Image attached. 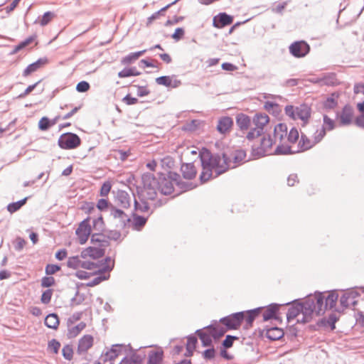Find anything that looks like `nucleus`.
<instances>
[{
  "instance_id": "7c9ffc66",
  "label": "nucleus",
  "mask_w": 364,
  "mask_h": 364,
  "mask_svg": "<svg viewBox=\"0 0 364 364\" xmlns=\"http://www.w3.org/2000/svg\"><path fill=\"white\" fill-rule=\"evenodd\" d=\"M264 309V306L257 307L253 309L242 311L245 312V321L247 323H252L255 320V318L259 315L261 311Z\"/></svg>"
},
{
  "instance_id": "c85d7f7f",
  "label": "nucleus",
  "mask_w": 364,
  "mask_h": 364,
  "mask_svg": "<svg viewBox=\"0 0 364 364\" xmlns=\"http://www.w3.org/2000/svg\"><path fill=\"white\" fill-rule=\"evenodd\" d=\"M44 323L48 328L56 330L60 323L58 314L55 313L48 314L45 318Z\"/></svg>"
},
{
  "instance_id": "a19ab883",
  "label": "nucleus",
  "mask_w": 364,
  "mask_h": 364,
  "mask_svg": "<svg viewBox=\"0 0 364 364\" xmlns=\"http://www.w3.org/2000/svg\"><path fill=\"white\" fill-rule=\"evenodd\" d=\"M123 348H125V346L123 344H114L110 350L107 351V355L114 360L121 354Z\"/></svg>"
},
{
  "instance_id": "1a4fd4ad",
  "label": "nucleus",
  "mask_w": 364,
  "mask_h": 364,
  "mask_svg": "<svg viewBox=\"0 0 364 364\" xmlns=\"http://www.w3.org/2000/svg\"><path fill=\"white\" fill-rule=\"evenodd\" d=\"M91 217H87L84 219L80 224L78 228L75 230V234L78 237L79 242L80 245L85 244L89 237L91 235L92 227L90 223Z\"/></svg>"
},
{
  "instance_id": "37998d69",
  "label": "nucleus",
  "mask_w": 364,
  "mask_h": 364,
  "mask_svg": "<svg viewBox=\"0 0 364 364\" xmlns=\"http://www.w3.org/2000/svg\"><path fill=\"white\" fill-rule=\"evenodd\" d=\"M89 255L93 259H97L102 257L105 254V250L98 247H88Z\"/></svg>"
},
{
  "instance_id": "ea45409f",
  "label": "nucleus",
  "mask_w": 364,
  "mask_h": 364,
  "mask_svg": "<svg viewBox=\"0 0 364 364\" xmlns=\"http://www.w3.org/2000/svg\"><path fill=\"white\" fill-rule=\"evenodd\" d=\"M28 199V197H25L24 198L19 200L16 202H12L11 203L8 204V205L6 207V210L10 213H14L18 211V210H20L21 208L26 204Z\"/></svg>"
},
{
  "instance_id": "dca6fc26",
  "label": "nucleus",
  "mask_w": 364,
  "mask_h": 364,
  "mask_svg": "<svg viewBox=\"0 0 364 364\" xmlns=\"http://www.w3.org/2000/svg\"><path fill=\"white\" fill-rule=\"evenodd\" d=\"M94 338L92 336L84 335L78 341L77 353L79 355L85 353L93 346Z\"/></svg>"
},
{
  "instance_id": "412c9836",
  "label": "nucleus",
  "mask_w": 364,
  "mask_h": 364,
  "mask_svg": "<svg viewBox=\"0 0 364 364\" xmlns=\"http://www.w3.org/2000/svg\"><path fill=\"white\" fill-rule=\"evenodd\" d=\"M236 124L241 131H246L251 124V119L244 113H239L236 115Z\"/></svg>"
},
{
  "instance_id": "2eb2a0df",
  "label": "nucleus",
  "mask_w": 364,
  "mask_h": 364,
  "mask_svg": "<svg viewBox=\"0 0 364 364\" xmlns=\"http://www.w3.org/2000/svg\"><path fill=\"white\" fill-rule=\"evenodd\" d=\"M48 63L47 57L40 58L36 61L29 64L23 71L22 75L27 77L45 66Z\"/></svg>"
},
{
  "instance_id": "8fccbe9b",
  "label": "nucleus",
  "mask_w": 364,
  "mask_h": 364,
  "mask_svg": "<svg viewBox=\"0 0 364 364\" xmlns=\"http://www.w3.org/2000/svg\"><path fill=\"white\" fill-rule=\"evenodd\" d=\"M141 201V204L137 201L136 198H134V209L136 210H140L141 212H146L149 209V205L148 203L149 200H142L139 199Z\"/></svg>"
},
{
  "instance_id": "338daca9",
  "label": "nucleus",
  "mask_w": 364,
  "mask_h": 364,
  "mask_svg": "<svg viewBox=\"0 0 364 364\" xmlns=\"http://www.w3.org/2000/svg\"><path fill=\"white\" fill-rule=\"evenodd\" d=\"M299 135L297 129L292 127L287 135L288 141L292 144L296 143L299 139Z\"/></svg>"
},
{
  "instance_id": "4d7b16f0",
  "label": "nucleus",
  "mask_w": 364,
  "mask_h": 364,
  "mask_svg": "<svg viewBox=\"0 0 364 364\" xmlns=\"http://www.w3.org/2000/svg\"><path fill=\"white\" fill-rule=\"evenodd\" d=\"M213 175V170L208 166L203 168L200 175V180L202 183L207 182Z\"/></svg>"
},
{
  "instance_id": "b1692460",
  "label": "nucleus",
  "mask_w": 364,
  "mask_h": 364,
  "mask_svg": "<svg viewBox=\"0 0 364 364\" xmlns=\"http://www.w3.org/2000/svg\"><path fill=\"white\" fill-rule=\"evenodd\" d=\"M338 299V294L336 290L328 292L327 296H325V309H333L335 311L336 303Z\"/></svg>"
},
{
  "instance_id": "aec40b11",
  "label": "nucleus",
  "mask_w": 364,
  "mask_h": 364,
  "mask_svg": "<svg viewBox=\"0 0 364 364\" xmlns=\"http://www.w3.org/2000/svg\"><path fill=\"white\" fill-rule=\"evenodd\" d=\"M183 177L188 180L193 179L197 173L196 168L193 163L183 164L181 167Z\"/></svg>"
},
{
  "instance_id": "6e6d98bb",
  "label": "nucleus",
  "mask_w": 364,
  "mask_h": 364,
  "mask_svg": "<svg viewBox=\"0 0 364 364\" xmlns=\"http://www.w3.org/2000/svg\"><path fill=\"white\" fill-rule=\"evenodd\" d=\"M299 146L301 151H306L311 148L312 144H311V141L308 139V137L301 134V139L299 141Z\"/></svg>"
},
{
  "instance_id": "0e129e2a",
  "label": "nucleus",
  "mask_w": 364,
  "mask_h": 364,
  "mask_svg": "<svg viewBox=\"0 0 364 364\" xmlns=\"http://www.w3.org/2000/svg\"><path fill=\"white\" fill-rule=\"evenodd\" d=\"M51 127L50 119L47 117H43L38 122V128L41 131H46Z\"/></svg>"
},
{
  "instance_id": "4be33fe9",
  "label": "nucleus",
  "mask_w": 364,
  "mask_h": 364,
  "mask_svg": "<svg viewBox=\"0 0 364 364\" xmlns=\"http://www.w3.org/2000/svg\"><path fill=\"white\" fill-rule=\"evenodd\" d=\"M269 118L266 114L257 113L252 119V123L257 129L263 132L264 127L269 122Z\"/></svg>"
},
{
  "instance_id": "e2e57ef3",
  "label": "nucleus",
  "mask_w": 364,
  "mask_h": 364,
  "mask_svg": "<svg viewBox=\"0 0 364 364\" xmlns=\"http://www.w3.org/2000/svg\"><path fill=\"white\" fill-rule=\"evenodd\" d=\"M55 16V14L52 11H46L42 16V18L39 22L41 26H45L49 23V22L53 19Z\"/></svg>"
},
{
  "instance_id": "3c124183",
  "label": "nucleus",
  "mask_w": 364,
  "mask_h": 364,
  "mask_svg": "<svg viewBox=\"0 0 364 364\" xmlns=\"http://www.w3.org/2000/svg\"><path fill=\"white\" fill-rule=\"evenodd\" d=\"M105 236L109 240L117 241L120 239L122 234L120 231L117 230H106Z\"/></svg>"
},
{
  "instance_id": "13d9d810",
  "label": "nucleus",
  "mask_w": 364,
  "mask_h": 364,
  "mask_svg": "<svg viewBox=\"0 0 364 364\" xmlns=\"http://www.w3.org/2000/svg\"><path fill=\"white\" fill-rule=\"evenodd\" d=\"M60 347V343L55 338L48 341V349L55 354H58Z\"/></svg>"
},
{
  "instance_id": "09e8293b",
  "label": "nucleus",
  "mask_w": 364,
  "mask_h": 364,
  "mask_svg": "<svg viewBox=\"0 0 364 364\" xmlns=\"http://www.w3.org/2000/svg\"><path fill=\"white\" fill-rule=\"evenodd\" d=\"M208 348L202 352V357L205 360H211L215 358L216 355V350L213 346H208Z\"/></svg>"
},
{
  "instance_id": "bb28decb",
  "label": "nucleus",
  "mask_w": 364,
  "mask_h": 364,
  "mask_svg": "<svg viewBox=\"0 0 364 364\" xmlns=\"http://www.w3.org/2000/svg\"><path fill=\"white\" fill-rule=\"evenodd\" d=\"M284 336V332L282 328L279 327H271L267 329L266 336L271 341H277L281 339Z\"/></svg>"
},
{
  "instance_id": "393cba45",
  "label": "nucleus",
  "mask_w": 364,
  "mask_h": 364,
  "mask_svg": "<svg viewBox=\"0 0 364 364\" xmlns=\"http://www.w3.org/2000/svg\"><path fill=\"white\" fill-rule=\"evenodd\" d=\"M339 95L333 92L322 103L323 109L328 111L334 109L338 105V98Z\"/></svg>"
},
{
  "instance_id": "e433bc0d",
  "label": "nucleus",
  "mask_w": 364,
  "mask_h": 364,
  "mask_svg": "<svg viewBox=\"0 0 364 364\" xmlns=\"http://www.w3.org/2000/svg\"><path fill=\"white\" fill-rule=\"evenodd\" d=\"M357 109L361 114L355 117L354 123L357 127L364 129V100L357 104Z\"/></svg>"
},
{
  "instance_id": "6e6552de",
  "label": "nucleus",
  "mask_w": 364,
  "mask_h": 364,
  "mask_svg": "<svg viewBox=\"0 0 364 364\" xmlns=\"http://www.w3.org/2000/svg\"><path fill=\"white\" fill-rule=\"evenodd\" d=\"M290 54L296 58L305 57L310 52L309 44L305 41H296L289 47Z\"/></svg>"
},
{
  "instance_id": "9d476101",
  "label": "nucleus",
  "mask_w": 364,
  "mask_h": 364,
  "mask_svg": "<svg viewBox=\"0 0 364 364\" xmlns=\"http://www.w3.org/2000/svg\"><path fill=\"white\" fill-rule=\"evenodd\" d=\"M110 215L114 219L119 220V224L116 225V227L121 229L125 228L131 222V218L122 210L117 208L115 206L112 207Z\"/></svg>"
},
{
  "instance_id": "603ef678",
  "label": "nucleus",
  "mask_w": 364,
  "mask_h": 364,
  "mask_svg": "<svg viewBox=\"0 0 364 364\" xmlns=\"http://www.w3.org/2000/svg\"><path fill=\"white\" fill-rule=\"evenodd\" d=\"M81 264L82 261L79 259L78 256L70 257L67 261V266L73 269L81 267Z\"/></svg>"
},
{
  "instance_id": "0eeeda50",
  "label": "nucleus",
  "mask_w": 364,
  "mask_h": 364,
  "mask_svg": "<svg viewBox=\"0 0 364 364\" xmlns=\"http://www.w3.org/2000/svg\"><path fill=\"white\" fill-rule=\"evenodd\" d=\"M245 319V312L239 311L220 318L219 322L228 330H237Z\"/></svg>"
},
{
  "instance_id": "473e14b6",
  "label": "nucleus",
  "mask_w": 364,
  "mask_h": 364,
  "mask_svg": "<svg viewBox=\"0 0 364 364\" xmlns=\"http://www.w3.org/2000/svg\"><path fill=\"white\" fill-rule=\"evenodd\" d=\"M164 358V352L161 350H151L148 355L147 364H160Z\"/></svg>"
},
{
  "instance_id": "5fc2aeb1",
  "label": "nucleus",
  "mask_w": 364,
  "mask_h": 364,
  "mask_svg": "<svg viewBox=\"0 0 364 364\" xmlns=\"http://www.w3.org/2000/svg\"><path fill=\"white\" fill-rule=\"evenodd\" d=\"M246 157V152L245 150L242 149H237L235 150L233 156L232 160L234 164H239L244 161Z\"/></svg>"
},
{
  "instance_id": "4c0bfd02",
  "label": "nucleus",
  "mask_w": 364,
  "mask_h": 364,
  "mask_svg": "<svg viewBox=\"0 0 364 364\" xmlns=\"http://www.w3.org/2000/svg\"><path fill=\"white\" fill-rule=\"evenodd\" d=\"M141 74V72L138 71L136 67L124 68L118 73V77L124 78L130 76H139Z\"/></svg>"
},
{
  "instance_id": "864d4df0",
  "label": "nucleus",
  "mask_w": 364,
  "mask_h": 364,
  "mask_svg": "<svg viewBox=\"0 0 364 364\" xmlns=\"http://www.w3.org/2000/svg\"><path fill=\"white\" fill-rule=\"evenodd\" d=\"M98 275L99 276L94 278L92 281L87 282L86 284L87 287H95V286L100 284L102 282L107 280L110 277L109 274H108L107 275H102V274H98Z\"/></svg>"
},
{
  "instance_id": "20e7f679",
  "label": "nucleus",
  "mask_w": 364,
  "mask_h": 364,
  "mask_svg": "<svg viewBox=\"0 0 364 364\" xmlns=\"http://www.w3.org/2000/svg\"><path fill=\"white\" fill-rule=\"evenodd\" d=\"M307 303L311 304L312 312L315 313L317 316H321L325 314L327 309L324 308L325 306V296L323 292L315 291L314 295H308L304 299V305Z\"/></svg>"
},
{
  "instance_id": "6ab92c4d",
  "label": "nucleus",
  "mask_w": 364,
  "mask_h": 364,
  "mask_svg": "<svg viewBox=\"0 0 364 364\" xmlns=\"http://www.w3.org/2000/svg\"><path fill=\"white\" fill-rule=\"evenodd\" d=\"M353 109L351 106L346 105L342 110L340 117V123L343 126L349 125L352 123Z\"/></svg>"
},
{
  "instance_id": "774afa93",
  "label": "nucleus",
  "mask_w": 364,
  "mask_h": 364,
  "mask_svg": "<svg viewBox=\"0 0 364 364\" xmlns=\"http://www.w3.org/2000/svg\"><path fill=\"white\" fill-rule=\"evenodd\" d=\"M227 330L221 326L218 327L215 331H210L211 336L215 341L218 340L225 335Z\"/></svg>"
},
{
  "instance_id": "f8f14e48",
  "label": "nucleus",
  "mask_w": 364,
  "mask_h": 364,
  "mask_svg": "<svg viewBox=\"0 0 364 364\" xmlns=\"http://www.w3.org/2000/svg\"><path fill=\"white\" fill-rule=\"evenodd\" d=\"M280 304L272 303L267 306L266 310L262 314L263 321H267L270 319H274L282 322V318L279 316Z\"/></svg>"
},
{
  "instance_id": "72a5a7b5",
  "label": "nucleus",
  "mask_w": 364,
  "mask_h": 364,
  "mask_svg": "<svg viewBox=\"0 0 364 364\" xmlns=\"http://www.w3.org/2000/svg\"><path fill=\"white\" fill-rule=\"evenodd\" d=\"M311 304L312 305V303H310V304L307 303L304 305V309L301 312L303 317L301 319H298L297 323H306L312 321L314 313L312 312V309H311Z\"/></svg>"
},
{
  "instance_id": "39448f33",
  "label": "nucleus",
  "mask_w": 364,
  "mask_h": 364,
  "mask_svg": "<svg viewBox=\"0 0 364 364\" xmlns=\"http://www.w3.org/2000/svg\"><path fill=\"white\" fill-rule=\"evenodd\" d=\"M58 144L63 149H75L81 144V139L77 134L65 132L60 136Z\"/></svg>"
},
{
  "instance_id": "f03ea898",
  "label": "nucleus",
  "mask_w": 364,
  "mask_h": 364,
  "mask_svg": "<svg viewBox=\"0 0 364 364\" xmlns=\"http://www.w3.org/2000/svg\"><path fill=\"white\" fill-rule=\"evenodd\" d=\"M156 177L159 182L158 188L163 195L171 194L174 191V184L184 191L189 189L188 184L182 181L180 175L176 172L166 169L164 172H158Z\"/></svg>"
},
{
  "instance_id": "c03bdc74",
  "label": "nucleus",
  "mask_w": 364,
  "mask_h": 364,
  "mask_svg": "<svg viewBox=\"0 0 364 364\" xmlns=\"http://www.w3.org/2000/svg\"><path fill=\"white\" fill-rule=\"evenodd\" d=\"M322 79V85L333 86L336 85L337 78L335 73L324 74Z\"/></svg>"
},
{
  "instance_id": "f257e3e1",
  "label": "nucleus",
  "mask_w": 364,
  "mask_h": 364,
  "mask_svg": "<svg viewBox=\"0 0 364 364\" xmlns=\"http://www.w3.org/2000/svg\"><path fill=\"white\" fill-rule=\"evenodd\" d=\"M203 168L210 167L215 172V177L221 175L228 170L230 166L231 159L227 154L223 153L212 154L208 149H203V151L199 154Z\"/></svg>"
},
{
  "instance_id": "c9c22d12",
  "label": "nucleus",
  "mask_w": 364,
  "mask_h": 364,
  "mask_svg": "<svg viewBox=\"0 0 364 364\" xmlns=\"http://www.w3.org/2000/svg\"><path fill=\"white\" fill-rule=\"evenodd\" d=\"M92 228L100 232H105L106 231V225L104 221L102 214H100L96 218L92 219Z\"/></svg>"
},
{
  "instance_id": "f704fd0d",
  "label": "nucleus",
  "mask_w": 364,
  "mask_h": 364,
  "mask_svg": "<svg viewBox=\"0 0 364 364\" xmlns=\"http://www.w3.org/2000/svg\"><path fill=\"white\" fill-rule=\"evenodd\" d=\"M146 50H142L134 53H130L121 60L122 65H129L136 60L140 56L143 55Z\"/></svg>"
},
{
  "instance_id": "4468645a",
  "label": "nucleus",
  "mask_w": 364,
  "mask_h": 364,
  "mask_svg": "<svg viewBox=\"0 0 364 364\" xmlns=\"http://www.w3.org/2000/svg\"><path fill=\"white\" fill-rule=\"evenodd\" d=\"M113 269L114 262L112 264L105 265L94 272L90 273L84 270H78L75 272V275L80 279H87L92 275L100 274L107 272H111Z\"/></svg>"
},
{
  "instance_id": "2f4dec72",
  "label": "nucleus",
  "mask_w": 364,
  "mask_h": 364,
  "mask_svg": "<svg viewBox=\"0 0 364 364\" xmlns=\"http://www.w3.org/2000/svg\"><path fill=\"white\" fill-rule=\"evenodd\" d=\"M180 0H174L172 2H171V3L168 4L167 5H166L165 6H164L163 8H161L158 11H156V12L154 13L153 14H151L147 18L146 26H150L154 20H156V19H157L159 18V16L160 15H164V12L166 11H167L171 6H172L174 4H176Z\"/></svg>"
},
{
  "instance_id": "a878e982",
  "label": "nucleus",
  "mask_w": 364,
  "mask_h": 364,
  "mask_svg": "<svg viewBox=\"0 0 364 364\" xmlns=\"http://www.w3.org/2000/svg\"><path fill=\"white\" fill-rule=\"evenodd\" d=\"M339 318L333 313L328 315V318H323L318 320L316 323L318 326H326L327 324L329 325L331 330L336 328V323L338 321Z\"/></svg>"
},
{
  "instance_id": "9b49d317",
  "label": "nucleus",
  "mask_w": 364,
  "mask_h": 364,
  "mask_svg": "<svg viewBox=\"0 0 364 364\" xmlns=\"http://www.w3.org/2000/svg\"><path fill=\"white\" fill-rule=\"evenodd\" d=\"M290 304L291 306L287 314V319L288 322L295 318L304 309V301L301 302L299 299H294L291 302H288L287 304Z\"/></svg>"
},
{
  "instance_id": "a211bd4d",
  "label": "nucleus",
  "mask_w": 364,
  "mask_h": 364,
  "mask_svg": "<svg viewBox=\"0 0 364 364\" xmlns=\"http://www.w3.org/2000/svg\"><path fill=\"white\" fill-rule=\"evenodd\" d=\"M311 117V108L306 104H302L296 107V119H299L306 123Z\"/></svg>"
},
{
  "instance_id": "cd10ccee",
  "label": "nucleus",
  "mask_w": 364,
  "mask_h": 364,
  "mask_svg": "<svg viewBox=\"0 0 364 364\" xmlns=\"http://www.w3.org/2000/svg\"><path fill=\"white\" fill-rule=\"evenodd\" d=\"M117 200L119 205L122 208H128L130 207V197L127 191L119 190L117 193Z\"/></svg>"
},
{
  "instance_id": "c756f323",
  "label": "nucleus",
  "mask_w": 364,
  "mask_h": 364,
  "mask_svg": "<svg viewBox=\"0 0 364 364\" xmlns=\"http://www.w3.org/2000/svg\"><path fill=\"white\" fill-rule=\"evenodd\" d=\"M287 135V126L284 123H279L274 127L273 137L282 141Z\"/></svg>"
},
{
  "instance_id": "49530a36",
  "label": "nucleus",
  "mask_w": 364,
  "mask_h": 364,
  "mask_svg": "<svg viewBox=\"0 0 364 364\" xmlns=\"http://www.w3.org/2000/svg\"><path fill=\"white\" fill-rule=\"evenodd\" d=\"M85 327L86 323L82 321L75 326L70 328L68 333V338H72L76 337Z\"/></svg>"
},
{
  "instance_id": "69168bd1",
  "label": "nucleus",
  "mask_w": 364,
  "mask_h": 364,
  "mask_svg": "<svg viewBox=\"0 0 364 364\" xmlns=\"http://www.w3.org/2000/svg\"><path fill=\"white\" fill-rule=\"evenodd\" d=\"M55 280L53 277L45 276L41 279V285L43 288H49L55 284Z\"/></svg>"
},
{
  "instance_id": "5701e85b",
  "label": "nucleus",
  "mask_w": 364,
  "mask_h": 364,
  "mask_svg": "<svg viewBox=\"0 0 364 364\" xmlns=\"http://www.w3.org/2000/svg\"><path fill=\"white\" fill-rule=\"evenodd\" d=\"M195 334L198 336L203 347L213 346V338L210 333L203 331V329H198L195 331Z\"/></svg>"
},
{
  "instance_id": "f3484780",
  "label": "nucleus",
  "mask_w": 364,
  "mask_h": 364,
  "mask_svg": "<svg viewBox=\"0 0 364 364\" xmlns=\"http://www.w3.org/2000/svg\"><path fill=\"white\" fill-rule=\"evenodd\" d=\"M232 125V119L230 117L225 116L219 119L216 129L219 133L225 134L230 131Z\"/></svg>"
},
{
  "instance_id": "79ce46f5",
  "label": "nucleus",
  "mask_w": 364,
  "mask_h": 364,
  "mask_svg": "<svg viewBox=\"0 0 364 364\" xmlns=\"http://www.w3.org/2000/svg\"><path fill=\"white\" fill-rule=\"evenodd\" d=\"M299 151H292L290 146L279 144L277 146L274 151L275 155H287L293 154L299 152Z\"/></svg>"
},
{
  "instance_id": "052dcab7",
  "label": "nucleus",
  "mask_w": 364,
  "mask_h": 364,
  "mask_svg": "<svg viewBox=\"0 0 364 364\" xmlns=\"http://www.w3.org/2000/svg\"><path fill=\"white\" fill-rule=\"evenodd\" d=\"M53 290L52 289H48L45 290L41 296V301L42 304H48L52 298Z\"/></svg>"
},
{
  "instance_id": "de8ad7c7",
  "label": "nucleus",
  "mask_w": 364,
  "mask_h": 364,
  "mask_svg": "<svg viewBox=\"0 0 364 364\" xmlns=\"http://www.w3.org/2000/svg\"><path fill=\"white\" fill-rule=\"evenodd\" d=\"M238 337L236 336L227 335L225 338L222 341L220 347L226 349H229L232 347L234 341L238 340Z\"/></svg>"
},
{
  "instance_id": "ddd939ff",
  "label": "nucleus",
  "mask_w": 364,
  "mask_h": 364,
  "mask_svg": "<svg viewBox=\"0 0 364 364\" xmlns=\"http://www.w3.org/2000/svg\"><path fill=\"white\" fill-rule=\"evenodd\" d=\"M233 22V16L225 12L219 13L213 17V26L217 28H222L225 26L232 24Z\"/></svg>"
},
{
  "instance_id": "bf43d9fd",
  "label": "nucleus",
  "mask_w": 364,
  "mask_h": 364,
  "mask_svg": "<svg viewBox=\"0 0 364 364\" xmlns=\"http://www.w3.org/2000/svg\"><path fill=\"white\" fill-rule=\"evenodd\" d=\"M62 355L65 360H71L73 357V349L69 344L65 345L62 349Z\"/></svg>"
},
{
  "instance_id": "a18cd8bd",
  "label": "nucleus",
  "mask_w": 364,
  "mask_h": 364,
  "mask_svg": "<svg viewBox=\"0 0 364 364\" xmlns=\"http://www.w3.org/2000/svg\"><path fill=\"white\" fill-rule=\"evenodd\" d=\"M96 207L100 212H104L108 210L111 213L112 207L114 206L110 203L107 199L100 198L98 200Z\"/></svg>"
},
{
  "instance_id": "58836bf2",
  "label": "nucleus",
  "mask_w": 364,
  "mask_h": 364,
  "mask_svg": "<svg viewBox=\"0 0 364 364\" xmlns=\"http://www.w3.org/2000/svg\"><path fill=\"white\" fill-rule=\"evenodd\" d=\"M276 142V139L272 137L270 134H267V136H264V137L261 139L260 145L262 146L267 154L272 146V145Z\"/></svg>"
},
{
  "instance_id": "423d86ee",
  "label": "nucleus",
  "mask_w": 364,
  "mask_h": 364,
  "mask_svg": "<svg viewBox=\"0 0 364 364\" xmlns=\"http://www.w3.org/2000/svg\"><path fill=\"white\" fill-rule=\"evenodd\" d=\"M360 293L355 289H348L340 298L341 308L336 309L335 311L343 313L344 310L350 305L355 306L358 304L357 298L360 296Z\"/></svg>"
},
{
  "instance_id": "680f3d73",
  "label": "nucleus",
  "mask_w": 364,
  "mask_h": 364,
  "mask_svg": "<svg viewBox=\"0 0 364 364\" xmlns=\"http://www.w3.org/2000/svg\"><path fill=\"white\" fill-rule=\"evenodd\" d=\"M156 82L158 85H164L165 87H169L171 85L172 80L171 77L168 75L160 76L156 78Z\"/></svg>"
},
{
  "instance_id": "7ed1b4c3",
  "label": "nucleus",
  "mask_w": 364,
  "mask_h": 364,
  "mask_svg": "<svg viewBox=\"0 0 364 364\" xmlns=\"http://www.w3.org/2000/svg\"><path fill=\"white\" fill-rule=\"evenodd\" d=\"M142 186H137L136 193L139 199L154 200L157 196L159 182L151 173H144L141 176Z\"/></svg>"
}]
</instances>
